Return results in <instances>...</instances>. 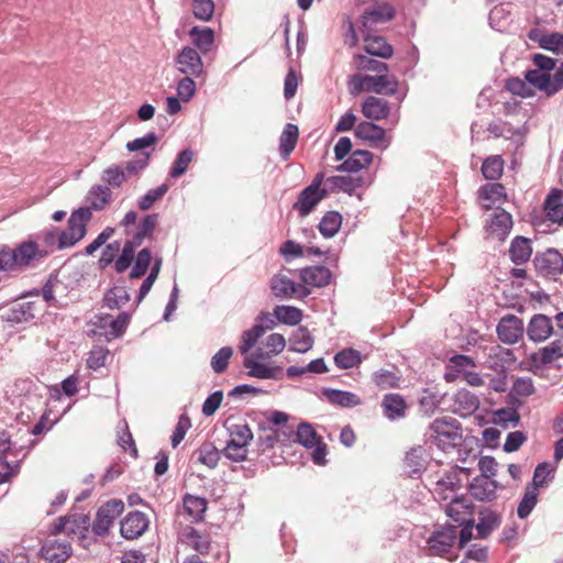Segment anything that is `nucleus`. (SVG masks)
Masks as SVG:
<instances>
[{
  "label": "nucleus",
  "instance_id": "1",
  "mask_svg": "<svg viewBox=\"0 0 563 563\" xmlns=\"http://www.w3.org/2000/svg\"><path fill=\"white\" fill-rule=\"evenodd\" d=\"M48 254V250L42 249L31 240L23 241L13 249L8 245H0V267L4 269V273L19 272L35 266L45 260Z\"/></svg>",
  "mask_w": 563,
  "mask_h": 563
},
{
  "label": "nucleus",
  "instance_id": "2",
  "mask_svg": "<svg viewBox=\"0 0 563 563\" xmlns=\"http://www.w3.org/2000/svg\"><path fill=\"white\" fill-rule=\"evenodd\" d=\"M533 63L538 69L527 71L526 79L529 84L544 91L548 96L554 95L563 88V63L555 68L553 74H550L555 67L553 58L536 54Z\"/></svg>",
  "mask_w": 563,
  "mask_h": 563
},
{
  "label": "nucleus",
  "instance_id": "3",
  "mask_svg": "<svg viewBox=\"0 0 563 563\" xmlns=\"http://www.w3.org/2000/svg\"><path fill=\"white\" fill-rule=\"evenodd\" d=\"M429 438L439 449L448 451L461 444L462 426L453 417L437 418L429 426Z\"/></svg>",
  "mask_w": 563,
  "mask_h": 563
},
{
  "label": "nucleus",
  "instance_id": "4",
  "mask_svg": "<svg viewBox=\"0 0 563 563\" xmlns=\"http://www.w3.org/2000/svg\"><path fill=\"white\" fill-rule=\"evenodd\" d=\"M349 84L354 95L368 91L377 95L393 96L398 89L397 79L386 74H377L376 76L354 74L350 77Z\"/></svg>",
  "mask_w": 563,
  "mask_h": 563
},
{
  "label": "nucleus",
  "instance_id": "5",
  "mask_svg": "<svg viewBox=\"0 0 563 563\" xmlns=\"http://www.w3.org/2000/svg\"><path fill=\"white\" fill-rule=\"evenodd\" d=\"M230 439L222 450L225 457L233 462H243L247 457L249 444L253 439V432L246 423H232L229 428Z\"/></svg>",
  "mask_w": 563,
  "mask_h": 563
},
{
  "label": "nucleus",
  "instance_id": "6",
  "mask_svg": "<svg viewBox=\"0 0 563 563\" xmlns=\"http://www.w3.org/2000/svg\"><path fill=\"white\" fill-rule=\"evenodd\" d=\"M468 475L466 468L451 467L442 474H437L433 483L432 494L438 501L452 500L459 496V492L463 487L462 474Z\"/></svg>",
  "mask_w": 563,
  "mask_h": 563
},
{
  "label": "nucleus",
  "instance_id": "7",
  "mask_svg": "<svg viewBox=\"0 0 563 563\" xmlns=\"http://www.w3.org/2000/svg\"><path fill=\"white\" fill-rule=\"evenodd\" d=\"M91 217L92 213L89 208L75 210L67 221V229L60 231L58 250L74 246L82 240L87 233V224Z\"/></svg>",
  "mask_w": 563,
  "mask_h": 563
},
{
  "label": "nucleus",
  "instance_id": "8",
  "mask_svg": "<svg viewBox=\"0 0 563 563\" xmlns=\"http://www.w3.org/2000/svg\"><path fill=\"white\" fill-rule=\"evenodd\" d=\"M131 320L128 312H120L115 318L107 313L96 314L90 324L92 331L97 334L104 335L107 340L120 338L125 332Z\"/></svg>",
  "mask_w": 563,
  "mask_h": 563
},
{
  "label": "nucleus",
  "instance_id": "9",
  "mask_svg": "<svg viewBox=\"0 0 563 563\" xmlns=\"http://www.w3.org/2000/svg\"><path fill=\"white\" fill-rule=\"evenodd\" d=\"M457 543V527L453 525L437 528L427 539L428 554L446 556Z\"/></svg>",
  "mask_w": 563,
  "mask_h": 563
},
{
  "label": "nucleus",
  "instance_id": "10",
  "mask_svg": "<svg viewBox=\"0 0 563 563\" xmlns=\"http://www.w3.org/2000/svg\"><path fill=\"white\" fill-rule=\"evenodd\" d=\"M178 541L202 556L212 552V538L208 530L192 527L190 525L183 526L179 522Z\"/></svg>",
  "mask_w": 563,
  "mask_h": 563
},
{
  "label": "nucleus",
  "instance_id": "11",
  "mask_svg": "<svg viewBox=\"0 0 563 563\" xmlns=\"http://www.w3.org/2000/svg\"><path fill=\"white\" fill-rule=\"evenodd\" d=\"M124 511V503L120 499H111L99 507L91 525L92 532L98 537L109 534L114 520Z\"/></svg>",
  "mask_w": 563,
  "mask_h": 563
},
{
  "label": "nucleus",
  "instance_id": "12",
  "mask_svg": "<svg viewBox=\"0 0 563 563\" xmlns=\"http://www.w3.org/2000/svg\"><path fill=\"white\" fill-rule=\"evenodd\" d=\"M90 527V519L85 514H75L67 517H62L58 519V522L55 523L53 533L57 534L60 532H65L68 536L74 534L78 536L80 544L84 548H88L90 544V539L88 538Z\"/></svg>",
  "mask_w": 563,
  "mask_h": 563
},
{
  "label": "nucleus",
  "instance_id": "13",
  "mask_svg": "<svg viewBox=\"0 0 563 563\" xmlns=\"http://www.w3.org/2000/svg\"><path fill=\"white\" fill-rule=\"evenodd\" d=\"M297 440L307 449H311V459L317 465L327 463V444L322 442L316 430L309 423H300L297 429Z\"/></svg>",
  "mask_w": 563,
  "mask_h": 563
},
{
  "label": "nucleus",
  "instance_id": "14",
  "mask_svg": "<svg viewBox=\"0 0 563 563\" xmlns=\"http://www.w3.org/2000/svg\"><path fill=\"white\" fill-rule=\"evenodd\" d=\"M534 267L539 275L555 280L563 272V256L554 249L536 255Z\"/></svg>",
  "mask_w": 563,
  "mask_h": 563
},
{
  "label": "nucleus",
  "instance_id": "15",
  "mask_svg": "<svg viewBox=\"0 0 563 563\" xmlns=\"http://www.w3.org/2000/svg\"><path fill=\"white\" fill-rule=\"evenodd\" d=\"M272 292L277 298H306L309 296L310 290L300 284L294 283L289 277L283 273L275 274L269 282Z\"/></svg>",
  "mask_w": 563,
  "mask_h": 563
},
{
  "label": "nucleus",
  "instance_id": "16",
  "mask_svg": "<svg viewBox=\"0 0 563 563\" xmlns=\"http://www.w3.org/2000/svg\"><path fill=\"white\" fill-rule=\"evenodd\" d=\"M175 65L178 71L187 76L199 77L203 73V63L199 53L185 46L175 58Z\"/></svg>",
  "mask_w": 563,
  "mask_h": 563
},
{
  "label": "nucleus",
  "instance_id": "17",
  "mask_svg": "<svg viewBox=\"0 0 563 563\" xmlns=\"http://www.w3.org/2000/svg\"><path fill=\"white\" fill-rule=\"evenodd\" d=\"M258 320L261 323H256L251 329L242 333L241 344L239 345V351L242 355H250L249 352L255 346L258 339L267 329H272L275 325V321L268 313H262Z\"/></svg>",
  "mask_w": 563,
  "mask_h": 563
},
{
  "label": "nucleus",
  "instance_id": "18",
  "mask_svg": "<svg viewBox=\"0 0 563 563\" xmlns=\"http://www.w3.org/2000/svg\"><path fill=\"white\" fill-rule=\"evenodd\" d=\"M71 552L70 542L59 538L47 539L41 548V556L47 563H64Z\"/></svg>",
  "mask_w": 563,
  "mask_h": 563
},
{
  "label": "nucleus",
  "instance_id": "19",
  "mask_svg": "<svg viewBox=\"0 0 563 563\" xmlns=\"http://www.w3.org/2000/svg\"><path fill=\"white\" fill-rule=\"evenodd\" d=\"M523 321L515 314L503 317L497 325L498 338L506 344L517 343L523 336Z\"/></svg>",
  "mask_w": 563,
  "mask_h": 563
},
{
  "label": "nucleus",
  "instance_id": "20",
  "mask_svg": "<svg viewBox=\"0 0 563 563\" xmlns=\"http://www.w3.org/2000/svg\"><path fill=\"white\" fill-rule=\"evenodd\" d=\"M148 518L139 510L129 512L121 521L120 533L126 540L141 537L148 528Z\"/></svg>",
  "mask_w": 563,
  "mask_h": 563
},
{
  "label": "nucleus",
  "instance_id": "21",
  "mask_svg": "<svg viewBox=\"0 0 563 563\" xmlns=\"http://www.w3.org/2000/svg\"><path fill=\"white\" fill-rule=\"evenodd\" d=\"M354 134L357 139L368 142L373 146L385 148L389 144L385 130L373 122H361L356 125Z\"/></svg>",
  "mask_w": 563,
  "mask_h": 563
},
{
  "label": "nucleus",
  "instance_id": "22",
  "mask_svg": "<svg viewBox=\"0 0 563 563\" xmlns=\"http://www.w3.org/2000/svg\"><path fill=\"white\" fill-rule=\"evenodd\" d=\"M327 196L328 191H317L312 188L306 187L299 192L292 209L298 212L299 217L306 218Z\"/></svg>",
  "mask_w": 563,
  "mask_h": 563
},
{
  "label": "nucleus",
  "instance_id": "23",
  "mask_svg": "<svg viewBox=\"0 0 563 563\" xmlns=\"http://www.w3.org/2000/svg\"><path fill=\"white\" fill-rule=\"evenodd\" d=\"M552 333L553 324L548 316L538 313L530 319L527 327V335L531 341L536 343L544 342Z\"/></svg>",
  "mask_w": 563,
  "mask_h": 563
},
{
  "label": "nucleus",
  "instance_id": "24",
  "mask_svg": "<svg viewBox=\"0 0 563 563\" xmlns=\"http://www.w3.org/2000/svg\"><path fill=\"white\" fill-rule=\"evenodd\" d=\"M445 514L459 526L473 522L472 504L464 496H457L450 500L445 506Z\"/></svg>",
  "mask_w": 563,
  "mask_h": 563
},
{
  "label": "nucleus",
  "instance_id": "25",
  "mask_svg": "<svg viewBox=\"0 0 563 563\" xmlns=\"http://www.w3.org/2000/svg\"><path fill=\"white\" fill-rule=\"evenodd\" d=\"M511 228V214L505 211L504 209H497L490 222L486 225V232L488 236L496 239L498 241H504L506 236L509 234Z\"/></svg>",
  "mask_w": 563,
  "mask_h": 563
},
{
  "label": "nucleus",
  "instance_id": "26",
  "mask_svg": "<svg viewBox=\"0 0 563 563\" xmlns=\"http://www.w3.org/2000/svg\"><path fill=\"white\" fill-rule=\"evenodd\" d=\"M395 16V9L391 4L383 2L374 8L367 9L363 16V26L371 30L378 23H385L393 20Z\"/></svg>",
  "mask_w": 563,
  "mask_h": 563
},
{
  "label": "nucleus",
  "instance_id": "27",
  "mask_svg": "<svg viewBox=\"0 0 563 563\" xmlns=\"http://www.w3.org/2000/svg\"><path fill=\"white\" fill-rule=\"evenodd\" d=\"M300 279L303 286L324 287L330 284L332 274L325 266H310L300 271Z\"/></svg>",
  "mask_w": 563,
  "mask_h": 563
},
{
  "label": "nucleus",
  "instance_id": "28",
  "mask_svg": "<svg viewBox=\"0 0 563 563\" xmlns=\"http://www.w3.org/2000/svg\"><path fill=\"white\" fill-rule=\"evenodd\" d=\"M260 360L261 358L256 356V352L244 357L243 365L249 369L247 374L251 377L261 379L277 378L282 368L279 366L268 367L267 365L260 363Z\"/></svg>",
  "mask_w": 563,
  "mask_h": 563
},
{
  "label": "nucleus",
  "instance_id": "29",
  "mask_svg": "<svg viewBox=\"0 0 563 563\" xmlns=\"http://www.w3.org/2000/svg\"><path fill=\"white\" fill-rule=\"evenodd\" d=\"M389 103L380 98L369 96L362 104V113L366 119L380 121L389 115Z\"/></svg>",
  "mask_w": 563,
  "mask_h": 563
},
{
  "label": "nucleus",
  "instance_id": "30",
  "mask_svg": "<svg viewBox=\"0 0 563 563\" xmlns=\"http://www.w3.org/2000/svg\"><path fill=\"white\" fill-rule=\"evenodd\" d=\"M208 503L202 497H197L187 494L183 498V514L188 517V520L192 522H200L203 520L205 512L207 510Z\"/></svg>",
  "mask_w": 563,
  "mask_h": 563
},
{
  "label": "nucleus",
  "instance_id": "31",
  "mask_svg": "<svg viewBox=\"0 0 563 563\" xmlns=\"http://www.w3.org/2000/svg\"><path fill=\"white\" fill-rule=\"evenodd\" d=\"M382 408L385 416L390 419H400L406 416L407 402L405 398L399 394H387L384 396L382 401Z\"/></svg>",
  "mask_w": 563,
  "mask_h": 563
},
{
  "label": "nucleus",
  "instance_id": "32",
  "mask_svg": "<svg viewBox=\"0 0 563 563\" xmlns=\"http://www.w3.org/2000/svg\"><path fill=\"white\" fill-rule=\"evenodd\" d=\"M472 496L478 500H490L495 497L498 484L495 479L477 476L470 484Z\"/></svg>",
  "mask_w": 563,
  "mask_h": 563
},
{
  "label": "nucleus",
  "instance_id": "33",
  "mask_svg": "<svg viewBox=\"0 0 563 563\" xmlns=\"http://www.w3.org/2000/svg\"><path fill=\"white\" fill-rule=\"evenodd\" d=\"M112 200V192L108 186L96 185L90 188L86 196V201L89 205V210L101 211Z\"/></svg>",
  "mask_w": 563,
  "mask_h": 563
},
{
  "label": "nucleus",
  "instance_id": "34",
  "mask_svg": "<svg viewBox=\"0 0 563 563\" xmlns=\"http://www.w3.org/2000/svg\"><path fill=\"white\" fill-rule=\"evenodd\" d=\"M364 49L372 56H377L385 59L390 58L394 53L391 45H389L384 37L378 35L365 36Z\"/></svg>",
  "mask_w": 563,
  "mask_h": 563
},
{
  "label": "nucleus",
  "instance_id": "35",
  "mask_svg": "<svg viewBox=\"0 0 563 563\" xmlns=\"http://www.w3.org/2000/svg\"><path fill=\"white\" fill-rule=\"evenodd\" d=\"M563 191L553 189L544 202L545 214L552 222H563Z\"/></svg>",
  "mask_w": 563,
  "mask_h": 563
},
{
  "label": "nucleus",
  "instance_id": "36",
  "mask_svg": "<svg viewBox=\"0 0 563 563\" xmlns=\"http://www.w3.org/2000/svg\"><path fill=\"white\" fill-rule=\"evenodd\" d=\"M373 162V154L366 150H356L352 155L341 164L340 170L347 173H356L366 168Z\"/></svg>",
  "mask_w": 563,
  "mask_h": 563
},
{
  "label": "nucleus",
  "instance_id": "37",
  "mask_svg": "<svg viewBox=\"0 0 563 563\" xmlns=\"http://www.w3.org/2000/svg\"><path fill=\"white\" fill-rule=\"evenodd\" d=\"M299 137V130L296 124L287 123L279 137V152L286 161L295 150Z\"/></svg>",
  "mask_w": 563,
  "mask_h": 563
},
{
  "label": "nucleus",
  "instance_id": "38",
  "mask_svg": "<svg viewBox=\"0 0 563 563\" xmlns=\"http://www.w3.org/2000/svg\"><path fill=\"white\" fill-rule=\"evenodd\" d=\"M285 346V338L279 333H272L266 338L264 346L256 349V356L260 358H271L273 355L283 352Z\"/></svg>",
  "mask_w": 563,
  "mask_h": 563
},
{
  "label": "nucleus",
  "instance_id": "39",
  "mask_svg": "<svg viewBox=\"0 0 563 563\" xmlns=\"http://www.w3.org/2000/svg\"><path fill=\"white\" fill-rule=\"evenodd\" d=\"M510 258L516 264L526 263L531 254L532 247L529 239L517 236L512 240L509 249Z\"/></svg>",
  "mask_w": 563,
  "mask_h": 563
},
{
  "label": "nucleus",
  "instance_id": "40",
  "mask_svg": "<svg viewBox=\"0 0 563 563\" xmlns=\"http://www.w3.org/2000/svg\"><path fill=\"white\" fill-rule=\"evenodd\" d=\"M189 36L192 40L195 46L201 52L207 53L211 49L214 42V32L210 27L200 29L198 26H194L189 31Z\"/></svg>",
  "mask_w": 563,
  "mask_h": 563
},
{
  "label": "nucleus",
  "instance_id": "41",
  "mask_svg": "<svg viewBox=\"0 0 563 563\" xmlns=\"http://www.w3.org/2000/svg\"><path fill=\"white\" fill-rule=\"evenodd\" d=\"M563 345L560 341H553L549 345L540 349L532 355V360L540 364H551L552 362L563 357Z\"/></svg>",
  "mask_w": 563,
  "mask_h": 563
},
{
  "label": "nucleus",
  "instance_id": "42",
  "mask_svg": "<svg viewBox=\"0 0 563 563\" xmlns=\"http://www.w3.org/2000/svg\"><path fill=\"white\" fill-rule=\"evenodd\" d=\"M479 198L489 201L484 205L485 209H490L493 203L503 201L506 198V189L500 183L486 184L479 189Z\"/></svg>",
  "mask_w": 563,
  "mask_h": 563
},
{
  "label": "nucleus",
  "instance_id": "43",
  "mask_svg": "<svg viewBox=\"0 0 563 563\" xmlns=\"http://www.w3.org/2000/svg\"><path fill=\"white\" fill-rule=\"evenodd\" d=\"M505 161L500 155H492L484 159L482 174L488 180H498L504 173Z\"/></svg>",
  "mask_w": 563,
  "mask_h": 563
},
{
  "label": "nucleus",
  "instance_id": "44",
  "mask_svg": "<svg viewBox=\"0 0 563 563\" xmlns=\"http://www.w3.org/2000/svg\"><path fill=\"white\" fill-rule=\"evenodd\" d=\"M342 224V217L336 211H328L319 223L320 233L329 239L334 236L340 230Z\"/></svg>",
  "mask_w": 563,
  "mask_h": 563
},
{
  "label": "nucleus",
  "instance_id": "45",
  "mask_svg": "<svg viewBox=\"0 0 563 563\" xmlns=\"http://www.w3.org/2000/svg\"><path fill=\"white\" fill-rule=\"evenodd\" d=\"M273 316L287 325H297L302 319V311L292 306H276Z\"/></svg>",
  "mask_w": 563,
  "mask_h": 563
},
{
  "label": "nucleus",
  "instance_id": "46",
  "mask_svg": "<svg viewBox=\"0 0 563 563\" xmlns=\"http://www.w3.org/2000/svg\"><path fill=\"white\" fill-rule=\"evenodd\" d=\"M130 300V295L125 287L115 286L110 288L103 297L104 306L111 310L120 309Z\"/></svg>",
  "mask_w": 563,
  "mask_h": 563
},
{
  "label": "nucleus",
  "instance_id": "47",
  "mask_svg": "<svg viewBox=\"0 0 563 563\" xmlns=\"http://www.w3.org/2000/svg\"><path fill=\"white\" fill-rule=\"evenodd\" d=\"M353 63L357 70H367L376 74H387L388 71V65L386 63L373 59L366 55H355Z\"/></svg>",
  "mask_w": 563,
  "mask_h": 563
},
{
  "label": "nucleus",
  "instance_id": "48",
  "mask_svg": "<svg viewBox=\"0 0 563 563\" xmlns=\"http://www.w3.org/2000/svg\"><path fill=\"white\" fill-rule=\"evenodd\" d=\"M158 224V216L156 213L147 214L141 222L137 232L132 238V242L141 245L145 238L151 239Z\"/></svg>",
  "mask_w": 563,
  "mask_h": 563
},
{
  "label": "nucleus",
  "instance_id": "49",
  "mask_svg": "<svg viewBox=\"0 0 563 563\" xmlns=\"http://www.w3.org/2000/svg\"><path fill=\"white\" fill-rule=\"evenodd\" d=\"M539 490L536 487H526L523 497L518 505L517 515L519 518H527L537 505Z\"/></svg>",
  "mask_w": 563,
  "mask_h": 563
},
{
  "label": "nucleus",
  "instance_id": "50",
  "mask_svg": "<svg viewBox=\"0 0 563 563\" xmlns=\"http://www.w3.org/2000/svg\"><path fill=\"white\" fill-rule=\"evenodd\" d=\"M361 354L354 349H344L334 356V363L339 368L349 369L361 363Z\"/></svg>",
  "mask_w": 563,
  "mask_h": 563
},
{
  "label": "nucleus",
  "instance_id": "51",
  "mask_svg": "<svg viewBox=\"0 0 563 563\" xmlns=\"http://www.w3.org/2000/svg\"><path fill=\"white\" fill-rule=\"evenodd\" d=\"M198 462L201 464L214 468L220 460V452L219 450L213 446L211 443H205L202 444L198 451Z\"/></svg>",
  "mask_w": 563,
  "mask_h": 563
},
{
  "label": "nucleus",
  "instance_id": "52",
  "mask_svg": "<svg viewBox=\"0 0 563 563\" xmlns=\"http://www.w3.org/2000/svg\"><path fill=\"white\" fill-rule=\"evenodd\" d=\"M152 253L148 249L141 250L130 273L131 278H140L145 275L152 262Z\"/></svg>",
  "mask_w": 563,
  "mask_h": 563
},
{
  "label": "nucleus",
  "instance_id": "53",
  "mask_svg": "<svg viewBox=\"0 0 563 563\" xmlns=\"http://www.w3.org/2000/svg\"><path fill=\"white\" fill-rule=\"evenodd\" d=\"M192 14L200 21L208 22L214 13V2L212 0H192Z\"/></svg>",
  "mask_w": 563,
  "mask_h": 563
},
{
  "label": "nucleus",
  "instance_id": "54",
  "mask_svg": "<svg viewBox=\"0 0 563 563\" xmlns=\"http://www.w3.org/2000/svg\"><path fill=\"white\" fill-rule=\"evenodd\" d=\"M500 520L498 516L492 511L482 512L479 522L476 526L481 538H486L493 530L498 528Z\"/></svg>",
  "mask_w": 563,
  "mask_h": 563
},
{
  "label": "nucleus",
  "instance_id": "55",
  "mask_svg": "<svg viewBox=\"0 0 563 563\" xmlns=\"http://www.w3.org/2000/svg\"><path fill=\"white\" fill-rule=\"evenodd\" d=\"M101 178L112 187H121L128 180L125 170L119 165H111L106 168Z\"/></svg>",
  "mask_w": 563,
  "mask_h": 563
},
{
  "label": "nucleus",
  "instance_id": "56",
  "mask_svg": "<svg viewBox=\"0 0 563 563\" xmlns=\"http://www.w3.org/2000/svg\"><path fill=\"white\" fill-rule=\"evenodd\" d=\"M194 157V152L191 150H184L181 151L175 162L173 163V166L169 170V176L173 178H178L181 175H184L191 163Z\"/></svg>",
  "mask_w": 563,
  "mask_h": 563
},
{
  "label": "nucleus",
  "instance_id": "57",
  "mask_svg": "<svg viewBox=\"0 0 563 563\" xmlns=\"http://www.w3.org/2000/svg\"><path fill=\"white\" fill-rule=\"evenodd\" d=\"M136 246L135 242H132L131 240L124 243L122 253L114 263V267L118 273H123L130 267L132 260L134 258Z\"/></svg>",
  "mask_w": 563,
  "mask_h": 563
},
{
  "label": "nucleus",
  "instance_id": "58",
  "mask_svg": "<svg viewBox=\"0 0 563 563\" xmlns=\"http://www.w3.org/2000/svg\"><path fill=\"white\" fill-rule=\"evenodd\" d=\"M328 397L332 404H336L342 407H354L361 404L360 398L350 391L331 390Z\"/></svg>",
  "mask_w": 563,
  "mask_h": 563
},
{
  "label": "nucleus",
  "instance_id": "59",
  "mask_svg": "<svg viewBox=\"0 0 563 563\" xmlns=\"http://www.w3.org/2000/svg\"><path fill=\"white\" fill-rule=\"evenodd\" d=\"M291 350L299 353H305L313 345V338L305 329H299L290 340Z\"/></svg>",
  "mask_w": 563,
  "mask_h": 563
},
{
  "label": "nucleus",
  "instance_id": "60",
  "mask_svg": "<svg viewBox=\"0 0 563 563\" xmlns=\"http://www.w3.org/2000/svg\"><path fill=\"white\" fill-rule=\"evenodd\" d=\"M167 184H162L155 189L148 190L139 201L141 210H148L156 201L163 198L168 190Z\"/></svg>",
  "mask_w": 563,
  "mask_h": 563
},
{
  "label": "nucleus",
  "instance_id": "61",
  "mask_svg": "<svg viewBox=\"0 0 563 563\" xmlns=\"http://www.w3.org/2000/svg\"><path fill=\"white\" fill-rule=\"evenodd\" d=\"M233 355V350L230 346L221 347L211 358V367L212 369L220 374L223 373L228 365L229 361Z\"/></svg>",
  "mask_w": 563,
  "mask_h": 563
},
{
  "label": "nucleus",
  "instance_id": "62",
  "mask_svg": "<svg viewBox=\"0 0 563 563\" xmlns=\"http://www.w3.org/2000/svg\"><path fill=\"white\" fill-rule=\"evenodd\" d=\"M162 262L163 261L161 257L155 258L150 275L144 279L140 287L139 301H142L145 298V296L150 292L153 284L157 279L158 274L161 272Z\"/></svg>",
  "mask_w": 563,
  "mask_h": 563
},
{
  "label": "nucleus",
  "instance_id": "63",
  "mask_svg": "<svg viewBox=\"0 0 563 563\" xmlns=\"http://www.w3.org/2000/svg\"><path fill=\"white\" fill-rule=\"evenodd\" d=\"M539 43L542 48L563 55V34H544Z\"/></svg>",
  "mask_w": 563,
  "mask_h": 563
},
{
  "label": "nucleus",
  "instance_id": "64",
  "mask_svg": "<svg viewBox=\"0 0 563 563\" xmlns=\"http://www.w3.org/2000/svg\"><path fill=\"white\" fill-rule=\"evenodd\" d=\"M109 350L103 346H93L87 358V366L91 369H98L104 366Z\"/></svg>",
  "mask_w": 563,
  "mask_h": 563
}]
</instances>
